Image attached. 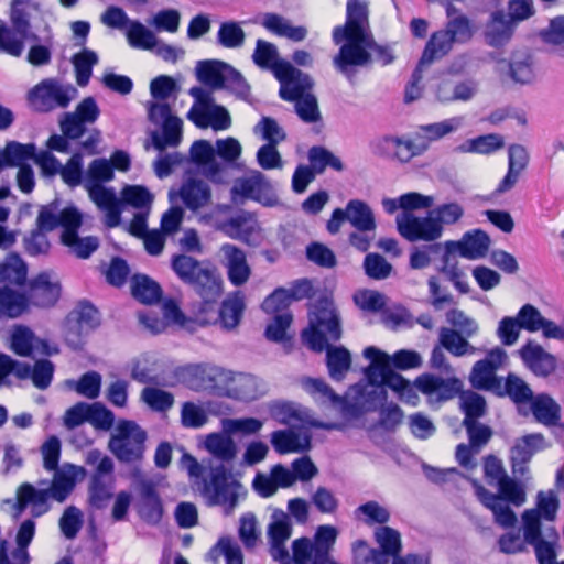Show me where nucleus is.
<instances>
[{"instance_id":"obj_1","label":"nucleus","mask_w":564,"mask_h":564,"mask_svg":"<svg viewBox=\"0 0 564 564\" xmlns=\"http://www.w3.org/2000/svg\"><path fill=\"white\" fill-rule=\"evenodd\" d=\"M86 475L84 467L66 463L53 474L52 480H40L36 486L24 482L17 497L21 509L32 507V514L40 517L50 510L48 500L63 503L73 492L76 482Z\"/></svg>"},{"instance_id":"obj_2","label":"nucleus","mask_w":564,"mask_h":564,"mask_svg":"<svg viewBox=\"0 0 564 564\" xmlns=\"http://www.w3.org/2000/svg\"><path fill=\"white\" fill-rule=\"evenodd\" d=\"M208 475L203 479L202 495L209 507H219L224 516H232L247 498V488L234 478L224 464H208Z\"/></svg>"},{"instance_id":"obj_3","label":"nucleus","mask_w":564,"mask_h":564,"mask_svg":"<svg viewBox=\"0 0 564 564\" xmlns=\"http://www.w3.org/2000/svg\"><path fill=\"white\" fill-rule=\"evenodd\" d=\"M341 318L334 304L327 296H321L308 313V327L302 332L303 343L312 350L322 352L328 341L341 338Z\"/></svg>"},{"instance_id":"obj_4","label":"nucleus","mask_w":564,"mask_h":564,"mask_svg":"<svg viewBox=\"0 0 564 564\" xmlns=\"http://www.w3.org/2000/svg\"><path fill=\"white\" fill-rule=\"evenodd\" d=\"M362 355L370 360L365 373L372 386L367 393V402H371L373 408L377 403L387 401L384 387L390 388L397 394L406 387L409 380L389 367L390 355L373 346L365 348Z\"/></svg>"},{"instance_id":"obj_5","label":"nucleus","mask_w":564,"mask_h":564,"mask_svg":"<svg viewBox=\"0 0 564 564\" xmlns=\"http://www.w3.org/2000/svg\"><path fill=\"white\" fill-rule=\"evenodd\" d=\"M147 431L135 421L121 419L112 429L107 448L122 464H141L145 455Z\"/></svg>"},{"instance_id":"obj_6","label":"nucleus","mask_w":564,"mask_h":564,"mask_svg":"<svg viewBox=\"0 0 564 564\" xmlns=\"http://www.w3.org/2000/svg\"><path fill=\"white\" fill-rule=\"evenodd\" d=\"M195 70L197 79L212 89H226L242 100L250 96V85L243 75L226 62L200 61Z\"/></svg>"},{"instance_id":"obj_7","label":"nucleus","mask_w":564,"mask_h":564,"mask_svg":"<svg viewBox=\"0 0 564 564\" xmlns=\"http://www.w3.org/2000/svg\"><path fill=\"white\" fill-rule=\"evenodd\" d=\"M77 88L57 78H46L35 85L28 95L31 107L42 113L65 109L77 97Z\"/></svg>"},{"instance_id":"obj_8","label":"nucleus","mask_w":564,"mask_h":564,"mask_svg":"<svg viewBox=\"0 0 564 564\" xmlns=\"http://www.w3.org/2000/svg\"><path fill=\"white\" fill-rule=\"evenodd\" d=\"M252 62L261 69L271 70L275 78L280 82V97L293 98L291 91L292 78L301 76V70L294 67L290 62L281 59L278 47L265 40H257L256 48L252 54Z\"/></svg>"},{"instance_id":"obj_9","label":"nucleus","mask_w":564,"mask_h":564,"mask_svg":"<svg viewBox=\"0 0 564 564\" xmlns=\"http://www.w3.org/2000/svg\"><path fill=\"white\" fill-rule=\"evenodd\" d=\"M522 522L524 541L534 547L539 564H556L555 545L558 534L555 529L546 528L542 535L538 510H525Z\"/></svg>"},{"instance_id":"obj_10","label":"nucleus","mask_w":564,"mask_h":564,"mask_svg":"<svg viewBox=\"0 0 564 564\" xmlns=\"http://www.w3.org/2000/svg\"><path fill=\"white\" fill-rule=\"evenodd\" d=\"M375 540L379 549H367L364 542H358L355 549L357 564H388V557L399 556L402 551L401 534L398 530L381 525L375 530Z\"/></svg>"},{"instance_id":"obj_11","label":"nucleus","mask_w":564,"mask_h":564,"mask_svg":"<svg viewBox=\"0 0 564 564\" xmlns=\"http://www.w3.org/2000/svg\"><path fill=\"white\" fill-rule=\"evenodd\" d=\"M100 324L98 311L89 303H80L65 322V340L73 349H80L86 337Z\"/></svg>"},{"instance_id":"obj_12","label":"nucleus","mask_w":564,"mask_h":564,"mask_svg":"<svg viewBox=\"0 0 564 564\" xmlns=\"http://www.w3.org/2000/svg\"><path fill=\"white\" fill-rule=\"evenodd\" d=\"M414 384L426 397L431 406H437L454 399L463 389L460 379L456 377L443 378L432 373L419 376Z\"/></svg>"},{"instance_id":"obj_13","label":"nucleus","mask_w":564,"mask_h":564,"mask_svg":"<svg viewBox=\"0 0 564 564\" xmlns=\"http://www.w3.org/2000/svg\"><path fill=\"white\" fill-rule=\"evenodd\" d=\"M131 478L140 497L138 503L139 516L149 524H158L163 516V506L154 481L148 478L140 468H134L131 471Z\"/></svg>"},{"instance_id":"obj_14","label":"nucleus","mask_w":564,"mask_h":564,"mask_svg":"<svg viewBox=\"0 0 564 564\" xmlns=\"http://www.w3.org/2000/svg\"><path fill=\"white\" fill-rule=\"evenodd\" d=\"M399 234L406 240L432 242L440 239L443 228L434 220L431 213L425 217H417L411 213H401L395 219Z\"/></svg>"},{"instance_id":"obj_15","label":"nucleus","mask_w":564,"mask_h":564,"mask_svg":"<svg viewBox=\"0 0 564 564\" xmlns=\"http://www.w3.org/2000/svg\"><path fill=\"white\" fill-rule=\"evenodd\" d=\"M99 115L100 109L95 98L85 97L73 112L63 113L59 120L61 131L70 140H77L86 133L88 124L97 121Z\"/></svg>"},{"instance_id":"obj_16","label":"nucleus","mask_w":564,"mask_h":564,"mask_svg":"<svg viewBox=\"0 0 564 564\" xmlns=\"http://www.w3.org/2000/svg\"><path fill=\"white\" fill-rule=\"evenodd\" d=\"M370 150L379 158L394 159L408 163L412 158L424 153V147L412 144L411 139L383 134L371 140Z\"/></svg>"},{"instance_id":"obj_17","label":"nucleus","mask_w":564,"mask_h":564,"mask_svg":"<svg viewBox=\"0 0 564 564\" xmlns=\"http://www.w3.org/2000/svg\"><path fill=\"white\" fill-rule=\"evenodd\" d=\"M346 43L341 45L338 54L333 58L334 66L348 78H350L354 66H365L371 61V53L368 52V36L345 35Z\"/></svg>"},{"instance_id":"obj_18","label":"nucleus","mask_w":564,"mask_h":564,"mask_svg":"<svg viewBox=\"0 0 564 564\" xmlns=\"http://www.w3.org/2000/svg\"><path fill=\"white\" fill-rule=\"evenodd\" d=\"M291 83L294 88L291 91L293 98L282 99L295 102V111L304 122H317L321 119V113L316 97L310 93L313 87L312 78L301 70V76H294Z\"/></svg>"},{"instance_id":"obj_19","label":"nucleus","mask_w":564,"mask_h":564,"mask_svg":"<svg viewBox=\"0 0 564 564\" xmlns=\"http://www.w3.org/2000/svg\"><path fill=\"white\" fill-rule=\"evenodd\" d=\"M216 229L231 239L240 240L250 246L258 243L261 231L256 215L247 210H240L230 218L218 221Z\"/></svg>"},{"instance_id":"obj_20","label":"nucleus","mask_w":564,"mask_h":564,"mask_svg":"<svg viewBox=\"0 0 564 564\" xmlns=\"http://www.w3.org/2000/svg\"><path fill=\"white\" fill-rule=\"evenodd\" d=\"M232 196H242L260 202L264 206L278 204V197L272 192V186L267 176L260 171L252 170L246 177L238 178L232 188Z\"/></svg>"},{"instance_id":"obj_21","label":"nucleus","mask_w":564,"mask_h":564,"mask_svg":"<svg viewBox=\"0 0 564 564\" xmlns=\"http://www.w3.org/2000/svg\"><path fill=\"white\" fill-rule=\"evenodd\" d=\"M35 535V522L31 519L24 520L17 532V547L8 553V541L0 539V564H30L31 557L28 547Z\"/></svg>"},{"instance_id":"obj_22","label":"nucleus","mask_w":564,"mask_h":564,"mask_svg":"<svg viewBox=\"0 0 564 564\" xmlns=\"http://www.w3.org/2000/svg\"><path fill=\"white\" fill-rule=\"evenodd\" d=\"M368 26V3L359 0H348L347 19L343 26H336L333 31V41L340 44L345 40V35L369 36Z\"/></svg>"},{"instance_id":"obj_23","label":"nucleus","mask_w":564,"mask_h":564,"mask_svg":"<svg viewBox=\"0 0 564 564\" xmlns=\"http://www.w3.org/2000/svg\"><path fill=\"white\" fill-rule=\"evenodd\" d=\"M490 237L481 229H474L463 235L458 241L445 243L447 253L458 252L460 257L477 260L486 257L490 247Z\"/></svg>"},{"instance_id":"obj_24","label":"nucleus","mask_w":564,"mask_h":564,"mask_svg":"<svg viewBox=\"0 0 564 564\" xmlns=\"http://www.w3.org/2000/svg\"><path fill=\"white\" fill-rule=\"evenodd\" d=\"M83 219L80 213L75 207H66L58 210L55 204L42 206L37 218L36 228L44 232L52 231L57 227H62L66 231L74 225H82Z\"/></svg>"},{"instance_id":"obj_25","label":"nucleus","mask_w":564,"mask_h":564,"mask_svg":"<svg viewBox=\"0 0 564 564\" xmlns=\"http://www.w3.org/2000/svg\"><path fill=\"white\" fill-rule=\"evenodd\" d=\"M85 188L89 198L105 214V225L117 227L121 220L122 202L117 197L116 191L112 187L90 184Z\"/></svg>"},{"instance_id":"obj_26","label":"nucleus","mask_w":564,"mask_h":564,"mask_svg":"<svg viewBox=\"0 0 564 564\" xmlns=\"http://www.w3.org/2000/svg\"><path fill=\"white\" fill-rule=\"evenodd\" d=\"M223 377L227 380V393L234 399L252 401L265 393V384L253 375L226 371Z\"/></svg>"},{"instance_id":"obj_27","label":"nucleus","mask_w":564,"mask_h":564,"mask_svg":"<svg viewBox=\"0 0 564 564\" xmlns=\"http://www.w3.org/2000/svg\"><path fill=\"white\" fill-rule=\"evenodd\" d=\"M544 437L542 434H528L518 438L510 449V462L512 473L519 476H525L529 473L528 463L533 455L543 448Z\"/></svg>"},{"instance_id":"obj_28","label":"nucleus","mask_w":564,"mask_h":564,"mask_svg":"<svg viewBox=\"0 0 564 564\" xmlns=\"http://www.w3.org/2000/svg\"><path fill=\"white\" fill-rule=\"evenodd\" d=\"M192 161L204 166V175L213 183H227V176L224 175V167L215 161V149L206 140H197L191 147Z\"/></svg>"},{"instance_id":"obj_29","label":"nucleus","mask_w":564,"mask_h":564,"mask_svg":"<svg viewBox=\"0 0 564 564\" xmlns=\"http://www.w3.org/2000/svg\"><path fill=\"white\" fill-rule=\"evenodd\" d=\"M220 253L227 269L228 280L235 286L243 285L251 274L245 251L235 245L225 243L220 248Z\"/></svg>"},{"instance_id":"obj_30","label":"nucleus","mask_w":564,"mask_h":564,"mask_svg":"<svg viewBox=\"0 0 564 564\" xmlns=\"http://www.w3.org/2000/svg\"><path fill=\"white\" fill-rule=\"evenodd\" d=\"M311 433L304 429L278 430L271 434V444L279 454L304 453L311 448Z\"/></svg>"},{"instance_id":"obj_31","label":"nucleus","mask_w":564,"mask_h":564,"mask_svg":"<svg viewBox=\"0 0 564 564\" xmlns=\"http://www.w3.org/2000/svg\"><path fill=\"white\" fill-rule=\"evenodd\" d=\"M519 355L524 365L536 376L547 377L556 368L555 357L532 340L521 347Z\"/></svg>"},{"instance_id":"obj_32","label":"nucleus","mask_w":564,"mask_h":564,"mask_svg":"<svg viewBox=\"0 0 564 564\" xmlns=\"http://www.w3.org/2000/svg\"><path fill=\"white\" fill-rule=\"evenodd\" d=\"M59 295V283L52 282L50 275L43 272L30 282L26 295L28 305L33 304L39 307H50L57 302Z\"/></svg>"},{"instance_id":"obj_33","label":"nucleus","mask_w":564,"mask_h":564,"mask_svg":"<svg viewBox=\"0 0 564 564\" xmlns=\"http://www.w3.org/2000/svg\"><path fill=\"white\" fill-rule=\"evenodd\" d=\"M225 375L224 369L209 365H187L178 370L180 379L193 390L210 387Z\"/></svg>"},{"instance_id":"obj_34","label":"nucleus","mask_w":564,"mask_h":564,"mask_svg":"<svg viewBox=\"0 0 564 564\" xmlns=\"http://www.w3.org/2000/svg\"><path fill=\"white\" fill-rule=\"evenodd\" d=\"M516 31L514 23L501 11H495L486 24L484 36L486 43L491 47H503L512 39Z\"/></svg>"},{"instance_id":"obj_35","label":"nucleus","mask_w":564,"mask_h":564,"mask_svg":"<svg viewBox=\"0 0 564 564\" xmlns=\"http://www.w3.org/2000/svg\"><path fill=\"white\" fill-rule=\"evenodd\" d=\"M478 93V83L475 79L443 80L436 88V98L442 104L467 102Z\"/></svg>"},{"instance_id":"obj_36","label":"nucleus","mask_w":564,"mask_h":564,"mask_svg":"<svg viewBox=\"0 0 564 564\" xmlns=\"http://www.w3.org/2000/svg\"><path fill=\"white\" fill-rule=\"evenodd\" d=\"M189 286L203 300L205 305L216 303L223 293L221 278L209 263L198 272L196 280Z\"/></svg>"},{"instance_id":"obj_37","label":"nucleus","mask_w":564,"mask_h":564,"mask_svg":"<svg viewBox=\"0 0 564 564\" xmlns=\"http://www.w3.org/2000/svg\"><path fill=\"white\" fill-rule=\"evenodd\" d=\"M476 495L479 501L492 512L498 525L505 529L514 527L517 516L510 508L509 502L502 501L500 496L480 485L476 486Z\"/></svg>"},{"instance_id":"obj_38","label":"nucleus","mask_w":564,"mask_h":564,"mask_svg":"<svg viewBox=\"0 0 564 564\" xmlns=\"http://www.w3.org/2000/svg\"><path fill=\"white\" fill-rule=\"evenodd\" d=\"M180 197L189 210L195 212L210 203L212 189L205 181L189 177L182 184Z\"/></svg>"},{"instance_id":"obj_39","label":"nucleus","mask_w":564,"mask_h":564,"mask_svg":"<svg viewBox=\"0 0 564 564\" xmlns=\"http://www.w3.org/2000/svg\"><path fill=\"white\" fill-rule=\"evenodd\" d=\"M460 126L459 118H451L441 122L422 124L417 128L412 144L424 147V152L429 149L431 142L437 141L445 135L456 131Z\"/></svg>"},{"instance_id":"obj_40","label":"nucleus","mask_w":564,"mask_h":564,"mask_svg":"<svg viewBox=\"0 0 564 564\" xmlns=\"http://www.w3.org/2000/svg\"><path fill=\"white\" fill-rule=\"evenodd\" d=\"M246 308L245 296L242 292L230 293L221 303L218 319L223 328L227 330L235 329L241 321Z\"/></svg>"},{"instance_id":"obj_41","label":"nucleus","mask_w":564,"mask_h":564,"mask_svg":"<svg viewBox=\"0 0 564 564\" xmlns=\"http://www.w3.org/2000/svg\"><path fill=\"white\" fill-rule=\"evenodd\" d=\"M262 25L271 33L293 42H301L307 36V29L305 26H294L286 18L278 13H265L262 19Z\"/></svg>"},{"instance_id":"obj_42","label":"nucleus","mask_w":564,"mask_h":564,"mask_svg":"<svg viewBox=\"0 0 564 564\" xmlns=\"http://www.w3.org/2000/svg\"><path fill=\"white\" fill-rule=\"evenodd\" d=\"M465 334L449 327H442L438 334L440 345L455 357L471 356L479 351L468 341Z\"/></svg>"},{"instance_id":"obj_43","label":"nucleus","mask_w":564,"mask_h":564,"mask_svg":"<svg viewBox=\"0 0 564 564\" xmlns=\"http://www.w3.org/2000/svg\"><path fill=\"white\" fill-rule=\"evenodd\" d=\"M337 529L329 524L319 525L312 540L315 545L313 564H337L330 557V551L336 542Z\"/></svg>"},{"instance_id":"obj_44","label":"nucleus","mask_w":564,"mask_h":564,"mask_svg":"<svg viewBox=\"0 0 564 564\" xmlns=\"http://www.w3.org/2000/svg\"><path fill=\"white\" fill-rule=\"evenodd\" d=\"M28 310V297L10 285H0V314L17 318Z\"/></svg>"},{"instance_id":"obj_45","label":"nucleus","mask_w":564,"mask_h":564,"mask_svg":"<svg viewBox=\"0 0 564 564\" xmlns=\"http://www.w3.org/2000/svg\"><path fill=\"white\" fill-rule=\"evenodd\" d=\"M26 264L15 253L9 254L0 264V285L22 286L26 281Z\"/></svg>"},{"instance_id":"obj_46","label":"nucleus","mask_w":564,"mask_h":564,"mask_svg":"<svg viewBox=\"0 0 564 564\" xmlns=\"http://www.w3.org/2000/svg\"><path fill=\"white\" fill-rule=\"evenodd\" d=\"M36 148L33 143L22 144L15 141L9 142L0 150V169L4 166L28 165L26 161L34 160Z\"/></svg>"},{"instance_id":"obj_47","label":"nucleus","mask_w":564,"mask_h":564,"mask_svg":"<svg viewBox=\"0 0 564 564\" xmlns=\"http://www.w3.org/2000/svg\"><path fill=\"white\" fill-rule=\"evenodd\" d=\"M344 210L346 213V220H348L355 229L369 230L377 228L373 212L367 203L359 199H351L347 203Z\"/></svg>"},{"instance_id":"obj_48","label":"nucleus","mask_w":564,"mask_h":564,"mask_svg":"<svg viewBox=\"0 0 564 564\" xmlns=\"http://www.w3.org/2000/svg\"><path fill=\"white\" fill-rule=\"evenodd\" d=\"M82 225H74L66 231L62 232L61 240L67 246L72 252L78 258L87 259L98 248V238L89 236L79 238L77 230Z\"/></svg>"},{"instance_id":"obj_49","label":"nucleus","mask_w":564,"mask_h":564,"mask_svg":"<svg viewBox=\"0 0 564 564\" xmlns=\"http://www.w3.org/2000/svg\"><path fill=\"white\" fill-rule=\"evenodd\" d=\"M326 365L333 380L341 381L351 366V356L343 346L332 347L326 344Z\"/></svg>"},{"instance_id":"obj_50","label":"nucleus","mask_w":564,"mask_h":564,"mask_svg":"<svg viewBox=\"0 0 564 564\" xmlns=\"http://www.w3.org/2000/svg\"><path fill=\"white\" fill-rule=\"evenodd\" d=\"M509 75L517 84L527 85L533 82V58L527 52H513L509 62Z\"/></svg>"},{"instance_id":"obj_51","label":"nucleus","mask_w":564,"mask_h":564,"mask_svg":"<svg viewBox=\"0 0 564 564\" xmlns=\"http://www.w3.org/2000/svg\"><path fill=\"white\" fill-rule=\"evenodd\" d=\"M162 132L152 134V142L156 150L163 151L169 147H177L182 140L183 121L177 116L160 124Z\"/></svg>"},{"instance_id":"obj_52","label":"nucleus","mask_w":564,"mask_h":564,"mask_svg":"<svg viewBox=\"0 0 564 564\" xmlns=\"http://www.w3.org/2000/svg\"><path fill=\"white\" fill-rule=\"evenodd\" d=\"M455 43L444 30L434 32L426 42L422 53V64H433L447 55Z\"/></svg>"},{"instance_id":"obj_53","label":"nucleus","mask_w":564,"mask_h":564,"mask_svg":"<svg viewBox=\"0 0 564 564\" xmlns=\"http://www.w3.org/2000/svg\"><path fill=\"white\" fill-rule=\"evenodd\" d=\"M303 389L322 405H338L341 398L324 380L317 378H303L301 381Z\"/></svg>"},{"instance_id":"obj_54","label":"nucleus","mask_w":564,"mask_h":564,"mask_svg":"<svg viewBox=\"0 0 564 564\" xmlns=\"http://www.w3.org/2000/svg\"><path fill=\"white\" fill-rule=\"evenodd\" d=\"M531 410L536 421L547 426L556 425L561 419L560 405L546 394L534 398Z\"/></svg>"},{"instance_id":"obj_55","label":"nucleus","mask_w":564,"mask_h":564,"mask_svg":"<svg viewBox=\"0 0 564 564\" xmlns=\"http://www.w3.org/2000/svg\"><path fill=\"white\" fill-rule=\"evenodd\" d=\"M499 397L508 395L514 403H525L533 399L530 387L518 376L509 373L503 381H500V389L495 391Z\"/></svg>"},{"instance_id":"obj_56","label":"nucleus","mask_w":564,"mask_h":564,"mask_svg":"<svg viewBox=\"0 0 564 564\" xmlns=\"http://www.w3.org/2000/svg\"><path fill=\"white\" fill-rule=\"evenodd\" d=\"M132 295L144 304H153L161 300L160 285L144 274H135L131 280Z\"/></svg>"},{"instance_id":"obj_57","label":"nucleus","mask_w":564,"mask_h":564,"mask_svg":"<svg viewBox=\"0 0 564 564\" xmlns=\"http://www.w3.org/2000/svg\"><path fill=\"white\" fill-rule=\"evenodd\" d=\"M501 377L480 360L476 361L469 373V382L475 389L487 390L495 393L500 389Z\"/></svg>"},{"instance_id":"obj_58","label":"nucleus","mask_w":564,"mask_h":564,"mask_svg":"<svg viewBox=\"0 0 564 564\" xmlns=\"http://www.w3.org/2000/svg\"><path fill=\"white\" fill-rule=\"evenodd\" d=\"M503 147V138L499 134L490 133L469 139L458 145L455 150L460 153L490 154Z\"/></svg>"},{"instance_id":"obj_59","label":"nucleus","mask_w":564,"mask_h":564,"mask_svg":"<svg viewBox=\"0 0 564 564\" xmlns=\"http://www.w3.org/2000/svg\"><path fill=\"white\" fill-rule=\"evenodd\" d=\"M206 449L221 462H231L237 454V446L230 436L219 433L209 434L205 442Z\"/></svg>"},{"instance_id":"obj_60","label":"nucleus","mask_w":564,"mask_h":564,"mask_svg":"<svg viewBox=\"0 0 564 564\" xmlns=\"http://www.w3.org/2000/svg\"><path fill=\"white\" fill-rule=\"evenodd\" d=\"M173 271L184 283L191 285L199 271H202L207 263L200 262L197 259L187 254L174 256L171 262Z\"/></svg>"},{"instance_id":"obj_61","label":"nucleus","mask_w":564,"mask_h":564,"mask_svg":"<svg viewBox=\"0 0 564 564\" xmlns=\"http://www.w3.org/2000/svg\"><path fill=\"white\" fill-rule=\"evenodd\" d=\"M307 158L316 174H322L328 166L337 172L344 170L341 160L324 147H312Z\"/></svg>"},{"instance_id":"obj_62","label":"nucleus","mask_w":564,"mask_h":564,"mask_svg":"<svg viewBox=\"0 0 564 564\" xmlns=\"http://www.w3.org/2000/svg\"><path fill=\"white\" fill-rule=\"evenodd\" d=\"M496 486L498 487L497 495L501 497L502 501L516 507H520L527 501L525 484L522 480H516L507 476Z\"/></svg>"},{"instance_id":"obj_63","label":"nucleus","mask_w":564,"mask_h":564,"mask_svg":"<svg viewBox=\"0 0 564 564\" xmlns=\"http://www.w3.org/2000/svg\"><path fill=\"white\" fill-rule=\"evenodd\" d=\"M460 408L465 414L463 422L478 421L486 414V400L479 393L467 390L458 393Z\"/></svg>"},{"instance_id":"obj_64","label":"nucleus","mask_w":564,"mask_h":564,"mask_svg":"<svg viewBox=\"0 0 564 564\" xmlns=\"http://www.w3.org/2000/svg\"><path fill=\"white\" fill-rule=\"evenodd\" d=\"M126 36L129 45L133 48L150 51L156 46L155 34L137 20H133L126 30Z\"/></svg>"}]
</instances>
